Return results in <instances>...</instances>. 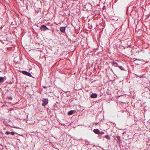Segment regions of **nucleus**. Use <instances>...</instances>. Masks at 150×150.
Masks as SVG:
<instances>
[{"mask_svg":"<svg viewBox=\"0 0 150 150\" xmlns=\"http://www.w3.org/2000/svg\"><path fill=\"white\" fill-rule=\"evenodd\" d=\"M42 101L43 103L42 104V105L44 106L46 105L48 103V100L46 99H43Z\"/></svg>","mask_w":150,"mask_h":150,"instance_id":"obj_1","label":"nucleus"},{"mask_svg":"<svg viewBox=\"0 0 150 150\" xmlns=\"http://www.w3.org/2000/svg\"><path fill=\"white\" fill-rule=\"evenodd\" d=\"M40 28L43 31H45L49 29V28L45 25H42L40 27Z\"/></svg>","mask_w":150,"mask_h":150,"instance_id":"obj_2","label":"nucleus"},{"mask_svg":"<svg viewBox=\"0 0 150 150\" xmlns=\"http://www.w3.org/2000/svg\"><path fill=\"white\" fill-rule=\"evenodd\" d=\"M22 72L23 74L25 75H27L28 76H31V75L30 73H29L26 71H22Z\"/></svg>","mask_w":150,"mask_h":150,"instance_id":"obj_3","label":"nucleus"},{"mask_svg":"<svg viewBox=\"0 0 150 150\" xmlns=\"http://www.w3.org/2000/svg\"><path fill=\"white\" fill-rule=\"evenodd\" d=\"M76 112V110H71L68 112V114L69 115H71L73 113Z\"/></svg>","mask_w":150,"mask_h":150,"instance_id":"obj_4","label":"nucleus"},{"mask_svg":"<svg viewBox=\"0 0 150 150\" xmlns=\"http://www.w3.org/2000/svg\"><path fill=\"white\" fill-rule=\"evenodd\" d=\"M93 131L94 133L97 134H99L100 132L99 130L97 129H94Z\"/></svg>","mask_w":150,"mask_h":150,"instance_id":"obj_5","label":"nucleus"},{"mask_svg":"<svg viewBox=\"0 0 150 150\" xmlns=\"http://www.w3.org/2000/svg\"><path fill=\"white\" fill-rule=\"evenodd\" d=\"M66 28L64 27H61L60 28V31L62 33H64L65 31Z\"/></svg>","mask_w":150,"mask_h":150,"instance_id":"obj_6","label":"nucleus"},{"mask_svg":"<svg viewBox=\"0 0 150 150\" xmlns=\"http://www.w3.org/2000/svg\"><path fill=\"white\" fill-rule=\"evenodd\" d=\"M97 96V95L96 93H93L91 95L90 97L93 98H96Z\"/></svg>","mask_w":150,"mask_h":150,"instance_id":"obj_7","label":"nucleus"},{"mask_svg":"<svg viewBox=\"0 0 150 150\" xmlns=\"http://www.w3.org/2000/svg\"><path fill=\"white\" fill-rule=\"evenodd\" d=\"M112 65L113 66L116 67H118L119 66L118 64L116 62H113Z\"/></svg>","mask_w":150,"mask_h":150,"instance_id":"obj_8","label":"nucleus"},{"mask_svg":"<svg viewBox=\"0 0 150 150\" xmlns=\"http://www.w3.org/2000/svg\"><path fill=\"white\" fill-rule=\"evenodd\" d=\"M4 81L3 77H0V83L3 82Z\"/></svg>","mask_w":150,"mask_h":150,"instance_id":"obj_9","label":"nucleus"},{"mask_svg":"<svg viewBox=\"0 0 150 150\" xmlns=\"http://www.w3.org/2000/svg\"><path fill=\"white\" fill-rule=\"evenodd\" d=\"M105 137L108 139H110V137L108 135H107L105 136Z\"/></svg>","mask_w":150,"mask_h":150,"instance_id":"obj_10","label":"nucleus"},{"mask_svg":"<svg viewBox=\"0 0 150 150\" xmlns=\"http://www.w3.org/2000/svg\"><path fill=\"white\" fill-rule=\"evenodd\" d=\"M118 67L121 70H124V69L123 67L121 66H118Z\"/></svg>","mask_w":150,"mask_h":150,"instance_id":"obj_11","label":"nucleus"},{"mask_svg":"<svg viewBox=\"0 0 150 150\" xmlns=\"http://www.w3.org/2000/svg\"><path fill=\"white\" fill-rule=\"evenodd\" d=\"M10 134V132H9L7 131L6 132V135H8V134Z\"/></svg>","mask_w":150,"mask_h":150,"instance_id":"obj_12","label":"nucleus"},{"mask_svg":"<svg viewBox=\"0 0 150 150\" xmlns=\"http://www.w3.org/2000/svg\"><path fill=\"white\" fill-rule=\"evenodd\" d=\"M139 60V61H142V60H143L142 59H136V60H135V61H136V60Z\"/></svg>","mask_w":150,"mask_h":150,"instance_id":"obj_13","label":"nucleus"},{"mask_svg":"<svg viewBox=\"0 0 150 150\" xmlns=\"http://www.w3.org/2000/svg\"><path fill=\"white\" fill-rule=\"evenodd\" d=\"M10 134H11L13 135H14L15 134V133L13 132H10Z\"/></svg>","mask_w":150,"mask_h":150,"instance_id":"obj_14","label":"nucleus"},{"mask_svg":"<svg viewBox=\"0 0 150 150\" xmlns=\"http://www.w3.org/2000/svg\"><path fill=\"white\" fill-rule=\"evenodd\" d=\"M104 134V133L103 132H101V133H100V134Z\"/></svg>","mask_w":150,"mask_h":150,"instance_id":"obj_15","label":"nucleus"},{"mask_svg":"<svg viewBox=\"0 0 150 150\" xmlns=\"http://www.w3.org/2000/svg\"><path fill=\"white\" fill-rule=\"evenodd\" d=\"M9 98L11 100H12V98L11 97H10Z\"/></svg>","mask_w":150,"mask_h":150,"instance_id":"obj_16","label":"nucleus"},{"mask_svg":"<svg viewBox=\"0 0 150 150\" xmlns=\"http://www.w3.org/2000/svg\"><path fill=\"white\" fill-rule=\"evenodd\" d=\"M44 88H46V87L44 86Z\"/></svg>","mask_w":150,"mask_h":150,"instance_id":"obj_17","label":"nucleus"}]
</instances>
